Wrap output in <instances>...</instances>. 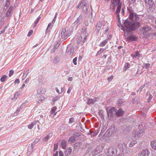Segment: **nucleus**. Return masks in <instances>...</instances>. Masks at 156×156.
<instances>
[{
    "mask_svg": "<svg viewBox=\"0 0 156 156\" xmlns=\"http://www.w3.org/2000/svg\"><path fill=\"white\" fill-rule=\"evenodd\" d=\"M129 18L130 21L126 20L124 23L126 28V30L131 32L139 27L140 23L137 22L139 17L135 13L129 15Z\"/></svg>",
    "mask_w": 156,
    "mask_h": 156,
    "instance_id": "1",
    "label": "nucleus"
},
{
    "mask_svg": "<svg viewBox=\"0 0 156 156\" xmlns=\"http://www.w3.org/2000/svg\"><path fill=\"white\" fill-rule=\"evenodd\" d=\"M121 2H120V0H113L112 4L111 5V8L113 7L112 9L113 10L115 9V6L117 5L118 7L116 11V13L117 15V17L119 20V12L120 11L121 8Z\"/></svg>",
    "mask_w": 156,
    "mask_h": 156,
    "instance_id": "2",
    "label": "nucleus"
},
{
    "mask_svg": "<svg viewBox=\"0 0 156 156\" xmlns=\"http://www.w3.org/2000/svg\"><path fill=\"white\" fill-rule=\"evenodd\" d=\"M145 128L144 124H142L139 126V131H136L134 130L133 132V134L134 135L135 137H140L143 135L144 130Z\"/></svg>",
    "mask_w": 156,
    "mask_h": 156,
    "instance_id": "3",
    "label": "nucleus"
},
{
    "mask_svg": "<svg viewBox=\"0 0 156 156\" xmlns=\"http://www.w3.org/2000/svg\"><path fill=\"white\" fill-rule=\"evenodd\" d=\"M140 30L142 32L143 35L144 36L148 37L150 36V32L151 31V28L147 26L141 28Z\"/></svg>",
    "mask_w": 156,
    "mask_h": 156,
    "instance_id": "4",
    "label": "nucleus"
},
{
    "mask_svg": "<svg viewBox=\"0 0 156 156\" xmlns=\"http://www.w3.org/2000/svg\"><path fill=\"white\" fill-rule=\"evenodd\" d=\"M80 7L82 8V10L84 12L87 13L88 8V5L85 1L83 0H82L79 5L76 7V8H79Z\"/></svg>",
    "mask_w": 156,
    "mask_h": 156,
    "instance_id": "5",
    "label": "nucleus"
},
{
    "mask_svg": "<svg viewBox=\"0 0 156 156\" xmlns=\"http://www.w3.org/2000/svg\"><path fill=\"white\" fill-rule=\"evenodd\" d=\"M71 32L70 31H66L65 28H62L61 33V36L62 38L66 39L70 35Z\"/></svg>",
    "mask_w": 156,
    "mask_h": 156,
    "instance_id": "6",
    "label": "nucleus"
},
{
    "mask_svg": "<svg viewBox=\"0 0 156 156\" xmlns=\"http://www.w3.org/2000/svg\"><path fill=\"white\" fill-rule=\"evenodd\" d=\"M108 152L109 156H112L116 153L117 150L115 148L112 146L108 148Z\"/></svg>",
    "mask_w": 156,
    "mask_h": 156,
    "instance_id": "7",
    "label": "nucleus"
},
{
    "mask_svg": "<svg viewBox=\"0 0 156 156\" xmlns=\"http://www.w3.org/2000/svg\"><path fill=\"white\" fill-rule=\"evenodd\" d=\"M144 2L145 3L146 6L147 8H149L150 10L151 8L153 7L154 3L152 0H144Z\"/></svg>",
    "mask_w": 156,
    "mask_h": 156,
    "instance_id": "8",
    "label": "nucleus"
},
{
    "mask_svg": "<svg viewBox=\"0 0 156 156\" xmlns=\"http://www.w3.org/2000/svg\"><path fill=\"white\" fill-rule=\"evenodd\" d=\"M102 148L101 146H98L94 149L92 152V154L94 155H95L98 154L101 151Z\"/></svg>",
    "mask_w": 156,
    "mask_h": 156,
    "instance_id": "9",
    "label": "nucleus"
},
{
    "mask_svg": "<svg viewBox=\"0 0 156 156\" xmlns=\"http://www.w3.org/2000/svg\"><path fill=\"white\" fill-rule=\"evenodd\" d=\"M74 49L72 48H67L66 53L67 54V55L69 57H71L74 53Z\"/></svg>",
    "mask_w": 156,
    "mask_h": 156,
    "instance_id": "10",
    "label": "nucleus"
},
{
    "mask_svg": "<svg viewBox=\"0 0 156 156\" xmlns=\"http://www.w3.org/2000/svg\"><path fill=\"white\" fill-rule=\"evenodd\" d=\"M150 152L149 150L146 149L143 150L139 154V156H149Z\"/></svg>",
    "mask_w": 156,
    "mask_h": 156,
    "instance_id": "11",
    "label": "nucleus"
},
{
    "mask_svg": "<svg viewBox=\"0 0 156 156\" xmlns=\"http://www.w3.org/2000/svg\"><path fill=\"white\" fill-rule=\"evenodd\" d=\"M124 113V111L122 109H120L116 112V115L117 117L121 116H122Z\"/></svg>",
    "mask_w": 156,
    "mask_h": 156,
    "instance_id": "12",
    "label": "nucleus"
},
{
    "mask_svg": "<svg viewBox=\"0 0 156 156\" xmlns=\"http://www.w3.org/2000/svg\"><path fill=\"white\" fill-rule=\"evenodd\" d=\"M137 37L136 36L133 35L130 36L127 38V39L129 41H133L136 40Z\"/></svg>",
    "mask_w": 156,
    "mask_h": 156,
    "instance_id": "13",
    "label": "nucleus"
},
{
    "mask_svg": "<svg viewBox=\"0 0 156 156\" xmlns=\"http://www.w3.org/2000/svg\"><path fill=\"white\" fill-rule=\"evenodd\" d=\"M126 147V145L125 144L123 143H120L118 145V147L120 149H125Z\"/></svg>",
    "mask_w": 156,
    "mask_h": 156,
    "instance_id": "14",
    "label": "nucleus"
},
{
    "mask_svg": "<svg viewBox=\"0 0 156 156\" xmlns=\"http://www.w3.org/2000/svg\"><path fill=\"white\" fill-rule=\"evenodd\" d=\"M151 145L152 148L156 150V140L151 142Z\"/></svg>",
    "mask_w": 156,
    "mask_h": 156,
    "instance_id": "15",
    "label": "nucleus"
},
{
    "mask_svg": "<svg viewBox=\"0 0 156 156\" xmlns=\"http://www.w3.org/2000/svg\"><path fill=\"white\" fill-rule=\"evenodd\" d=\"M12 9L13 7L12 6H10L9 9H8V12L5 14V16L6 17H9L11 12L12 10Z\"/></svg>",
    "mask_w": 156,
    "mask_h": 156,
    "instance_id": "16",
    "label": "nucleus"
},
{
    "mask_svg": "<svg viewBox=\"0 0 156 156\" xmlns=\"http://www.w3.org/2000/svg\"><path fill=\"white\" fill-rule=\"evenodd\" d=\"M115 111V108H112L109 109V110L107 111V114L108 115H110L113 112Z\"/></svg>",
    "mask_w": 156,
    "mask_h": 156,
    "instance_id": "17",
    "label": "nucleus"
},
{
    "mask_svg": "<svg viewBox=\"0 0 156 156\" xmlns=\"http://www.w3.org/2000/svg\"><path fill=\"white\" fill-rule=\"evenodd\" d=\"M72 150L70 148H69L66 149L65 154L66 155H69L72 152Z\"/></svg>",
    "mask_w": 156,
    "mask_h": 156,
    "instance_id": "18",
    "label": "nucleus"
},
{
    "mask_svg": "<svg viewBox=\"0 0 156 156\" xmlns=\"http://www.w3.org/2000/svg\"><path fill=\"white\" fill-rule=\"evenodd\" d=\"M10 2V0H7L5 2V4L4 5V9H6L7 7H8L9 4Z\"/></svg>",
    "mask_w": 156,
    "mask_h": 156,
    "instance_id": "19",
    "label": "nucleus"
},
{
    "mask_svg": "<svg viewBox=\"0 0 156 156\" xmlns=\"http://www.w3.org/2000/svg\"><path fill=\"white\" fill-rule=\"evenodd\" d=\"M36 121L33 122L31 124L29 125L28 127L29 129H31L36 124Z\"/></svg>",
    "mask_w": 156,
    "mask_h": 156,
    "instance_id": "20",
    "label": "nucleus"
},
{
    "mask_svg": "<svg viewBox=\"0 0 156 156\" xmlns=\"http://www.w3.org/2000/svg\"><path fill=\"white\" fill-rule=\"evenodd\" d=\"M61 146L62 147L63 149H65L66 148V142L64 140L62 141L61 143Z\"/></svg>",
    "mask_w": 156,
    "mask_h": 156,
    "instance_id": "21",
    "label": "nucleus"
},
{
    "mask_svg": "<svg viewBox=\"0 0 156 156\" xmlns=\"http://www.w3.org/2000/svg\"><path fill=\"white\" fill-rule=\"evenodd\" d=\"M127 9L129 11V15L132 14L134 13L133 12V8L131 7H128Z\"/></svg>",
    "mask_w": 156,
    "mask_h": 156,
    "instance_id": "22",
    "label": "nucleus"
},
{
    "mask_svg": "<svg viewBox=\"0 0 156 156\" xmlns=\"http://www.w3.org/2000/svg\"><path fill=\"white\" fill-rule=\"evenodd\" d=\"M101 23L100 22H98L96 26V29L97 30H99L101 28Z\"/></svg>",
    "mask_w": 156,
    "mask_h": 156,
    "instance_id": "23",
    "label": "nucleus"
},
{
    "mask_svg": "<svg viewBox=\"0 0 156 156\" xmlns=\"http://www.w3.org/2000/svg\"><path fill=\"white\" fill-rule=\"evenodd\" d=\"M107 40H104L100 44V46L101 47H103L107 43V40Z\"/></svg>",
    "mask_w": 156,
    "mask_h": 156,
    "instance_id": "24",
    "label": "nucleus"
},
{
    "mask_svg": "<svg viewBox=\"0 0 156 156\" xmlns=\"http://www.w3.org/2000/svg\"><path fill=\"white\" fill-rule=\"evenodd\" d=\"M140 56V54L138 51H136L135 54L132 55V56L133 57L137 58L139 57Z\"/></svg>",
    "mask_w": 156,
    "mask_h": 156,
    "instance_id": "25",
    "label": "nucleus"
},
{
    "mask_svg": "<svg viewBox=\"0 0 156 156\" xmlns=\"http://www.w3.org/2000/svg\"><path fill=\"white\" fill-rule=\"evenodd\" d=\"M137 143V142L136 141H133L130 142L129 144V146L130 147H132L133 146Z\"/></svg>",
    "mask_w": 156,
    "mask_h": 156,
    "instance_id": "26",
    "label": "nucleus"
},
{
    "mask_svg": "<svg viewBox=\"0 0 156 156\" xmlns=\"http://www.w3.org/2000/svg\"><path fill=\"white\" fill-rule=\"evenodd\" d=\"M7 76L5 75H3L1 78L0 80L2 82H4Z\"/></svg>",
    "mask_w": 156,
    "mask_h": 156,
    "instance_id": "27",
    "label": "nucleus"
},
{
    "mask_svg": "<svg viewBox=\"0 0 156 156\" xmlns=\"http://www.w3.org/2000/svg\"><path fill=\"white\" fill-rule=\"evenodd\" d=\"M59 61V58L58 57H56L53 59V62L54 63H57Z\"/></svg>",
    "mask_w": 156,
    "mask_h": 156,
    "instance_id": "28",
    "label": "nucleus"
},
{
    "mask_svg": "<svg viewBox=\"0 0 156 156\" xmlns=\"http://www.w3.org/2000/svg\"><path fill=\"white\" fill-rule=\"evenodd\" d=\"M150 66V64L149 63H145L143 66V67L145 69H148Z\"/></svg>",
    "mask_w": 156,
    "mask_h": 156,
    "instance_id": "29",
    "label": "nucleus"
},
{
    "mask_svg": "<svg viewBox=\"0 0 156 156\" xmlns=\"http://www.w3.org/2000/svg\"><path fill=\"white\" fill-rule=\"evenodd\" d=\"M41 17L40 16H38V17L37 18L36 20V21L34 23V27H35L36 26V25L38 23L40 19H41Z\"/></svg>",
    "mask_w": 156,
    "mask_h": 156,
    "instance_id": "30",
    "label": "nucleus"
},
{
    "mask_svg": "<svg viewBox=\"0 0 156 156\" xmlns=\"http://www.w3.org/2000/svg\"><path fill=\"white\" fill-rule=\"evenodd\" d=\"M44 99H45L44 97L43 96H41L39 98L38 102H39V101L41 102V101H43L44 100Z\"/></svg>",
    "mask_w": 156,
    "mask_h": 156,
    "instance_id": "31",
    "label": "nucleus"
},
{
    "mask_svg": "<svg viewBox=\"0 0 156 156\" xmlns=\"http://www.w3.org/2000/svg\"><path fill=\"white\" fill-rule=\"evenodd\" d=\"M50 138V136L47 135L43 139V140L44 142H46L47 141L48 139Z\"/></svg>",
    "mask_w": 156,
    "mask_h": 156,
    "instance_id": "32",
    "label": "nucleus"
},
{
    "mask_svg": "<svg viewBox=\"0 0 156 156\" xmlns=\"http://www.w3.org/2000/svg\"><path fill=\"white\" fill-rule=\"evenodd\" d=\"M56 107H54L51 111V113L52 114H53L54 115H55L56 114V113H54V112L55 110H56Z\"/></svg>",
    "mask_w": 156,
    "mask_h": 156,
    "instance_id": "33",
    "label": "nucleus"
},
{
    "mask_svg": "<svg viewBox=\"0 0 156 156\" xmlns=\"http://www.w3.org/2000/svg\"><path fill=\"white\" fill-rule=\"evenodd\" d=\"M129 64L128 63H127L126 65L125 66L123 70L126 71L127 69L129 68Z\"/></svg>",
    "mask_w": 156,
    "mask_h": 156,
    "instance_id": "34",
    "label": "nucleus"
},
{
    "mask_svg": "<svg viewBox=\"0 0 156 156\" xmlns=\"http://www.w3.org/2000/svg\"><path fill=\"white\" fill-rule=\"evenodd\" d=\"M58 148V144L56 143L54 145V147L53 149V151H55Z\"/></svg>",
    "mask_w": 156,
    "mask_h": 156,
    "instance_id": "35",
    "label": "nucleus"
},
{
    "mask_svg": "<svg viewBox=\"0 0 156 156\" xmlns=\"http://www.w3.org/2000/svg\"><path fill=\"white\" fill-rule=\"evenodd\" d=\"M104 51V49L103 48H101L97 52V55H99L101 53Z\"/></svg>",
    "mask_w": 156,
    "mask_h": 156,
    "instance_id": "36",
    "label": "nucleus"
},
{
    "mask_svg": "<svg viewBox=\"0 0 156 156\" xmlns=\"http://www.w3.org/2000/svg\"><path fill=\"white\" fill-rule=\"evenodd\" d=\"M14 71L13 70H11L9 72V77H11L13 74Z\"/></svg>",
    "mask_w": 156,
    "mask_h": 156,
    "instance_id": "37",
    "label": "nucleus"
},
{
    "mask_svg": "<svg viewBox=\"0 0 156 156\" xmlns=\"http://www.w3.org/2000/svg\"><path fill=\"white\" fill-rule=\"evenodd\" d=\"M27 72H26L24 73L22 77V79L23 80H24L27 77Z\"/></svg>",
    "mask_w": 156,
    "mask_h": 156,
    "instance_id": "38",
    "label": "nucleus"
},
{
    "mask_svg": "<svg viewBox=\"0 0 156 156\" xmlns=\"http://www.w3.org/2000/svg\"><path fill=\"white\" fill-rule=\"evenodd\" d=\"M74 122V119L73 118H71L69 119V123H72Z\"/></svg>",
    "mask_w": 156,
    "mask_h": 156,
    "instance_id": "39",
    "label": "nucleus"
},
{
    "mask_svg": "<svg viewBox=\"0 0 156 156\" xmlns=\"http://www.w3.org/2000/svg\"><path fill=\"white\" fill-rule=\"evenodd\" d=\"M69 140L71 142H74L75 141V139L74 137H71L69 138Z\"/></svg>",
    "mask_w": 156,
    "mask_h": 156,
    "instance_id": "40",
    "label": "nucleus"
},
{
    "mask_svg": "<svg viewBox=\"0 0 156 156\" xmlns=\"http://www.w3.org/2000/svg\"><path fill=\"white\" fill-rule=\"evenodd\" d=\"M123 103V101L122 100L120 99L117 102V104L119 106Z\"/></svg>",
    "mask_w": 156,
    "mask_h": 156,
    "instance_id": "41",
    "label": "nucleus"
},
{
    "mask_svg": "<svg viewBox=\"0 0 156 156\" xmlns=\"http://www.w3.org/2000/svg\"><path fill=\"white\" fill-rule=\"evenodd\" d=\"M77 60V58L76 57L74 58L73 60V62L74 64L75 65L77 64L76 61Z\"/></svg>",
    "mask_w": 156,
    "mask_h": 156,
    "instance_id": "42",
    "label": "nucleus"
},
{
    "mask_svg": "<svg viewBox=\"0 0 156 156\" xmlns=\"http://www.w3.org/2000/svg\"><path fill=\"white\" fill-rule=\"evenodd\" d=\"M129 1V4H130L135 3L136 0H128Z\"/></svg>",
    "mask_w": 156,
    "mask_h": 156,
    "instance_id": "43",
    "label": "nucleus"
},
{
    "mask_svg": "<svg viewBox=\"0 0 156 156\" xmlns=\"http://www.w3.org/2000/svg\"><path fill=\"white\" fill-rule=\"evenodd\" d=\"M20 94L18 92H17L14 96V97L15 98H16V99H17V97Z\"/></svg>",
    "mask_w": 156,
    "mask_h": 156,
    "instance_id": "44",
    "label": "nucleus"
},
{
    "mask_svg": "<svg viewBox=\"0 0 156 156\" xmlns=\"http://www.w3.org/2000/svg\"><path fill=\"white\" fill-rule=\"evenodd\" d=\"M33 32V30H30L27 35L28 36H30L32 34Z\"/></svg>",
    "mask_w": 156,
    "mask_h": 156,
    "instance_id": "45",
    "label": "nucleus"
},
{
    "mask_svg": "<svg viewBox=\"0 0 156 156\" xmlns=\"http://www.w3.org/2000/svg\"><path fill=\"white\" fill-rule=\"evenodd\" d=\"M59 43H56L54 46V49H57L58 48L59 46Z\"/></svg>",
    "mask_w": 156,
    "mask_h": 156,
    "instance_id": "46",
    "label": "nucleus"
},
{
    "mask_svg": "<svg viewBox=\"0 0 156 156\" xmlns=\"http://www.w3.org/2000/svg\"><path fill=\"white\" fill-rule=\"evenodd\" d=\"M14 83L15 84L16 83H20V80L18 79H16Z\"/></svg>",
    "mask_w": 156,
    "mask_h": 156,
    "instance_id": "47",
    "label": "nucleus"
},
{
    "mask_svg": "<svg viewBox=\"0 0 156 156\" xmlns=\"http://www.w3.org/2000/svg\"><path fill=\"white\" fill-rule=\"evenodd\" d=\"M72 89V88L71 87H69L67 91V93L68 94H69L70 93L71 91V90Z\"/></svg>",
    "mask_w": 156,
    "mask_h": 156,
    "instance_id": "48",
    "label": "nucleus"
},
{
    "mask_svg": "<svg viewBox=\"0 0 156 156\" xmlns=\"http://www.w3.org/2000/svg\"><path fill=\"white\" fill-rule=\"evenodd\" d=\"M52 25H53V24H52V23H49L48 25L47 28L46 30H47L48 29H50V27L51 26H52Z\"/></svg>",
    "mask_w": 156,
    "mask_h": 156,
    "instance_id": "49",
    "label": "nucleus"
},
{
    "mask_svg": "<svg viewBox=\"0 0 156 156\" xmlns=\"http://www.w3.org/2000/svg\"><path fill=\"white\" fill-rule=\"evenodd\" d=\"M94 17H91L90 21L91 23H92L94 22Z\"/></svg>",
    "mask_w": 156,
    "mask_h": 156,
    "instance_id": "50",
    "label": "nucleus"
},
{
    "mask_svg": "<svg viewBox=\"0 0 156 156\" xmlns=\"http://www.w3.org/2000/svg\"><path fill=\"white\" fill-rule=\"evenodd\" d=\"M39 138L35 139V140L33 142V144H36V143L37 142L39 141Z\"/></svg>",
    "mask_w": 156,
    "mask_h": 156,
    "instance_id": "51",
    "label": "nucleus"
},
{
    "mask_svg": "<svg viewBox=\"0 0 156 156\" xmlns=\"http://www.w3.org/2000/svg\"><path fill=\"white\" fill-rule=\"evenodd\" d=\"M152 95H150L149 96V98H148L147 99V101L148 102H149L152 99Z\"/></svg>",
    "mask_w": 156,
    "mask_h": 156,
    "instance_id": "52",
    "label": "nucleus"
},
{
    "mask_svg": "<svg viewBox=\"0 0 156 156\" xmlns=\"http://www.w3.org/2000/svg\"><path fill=\"white\" fill-rule=\"evenodd\" d=\"M113 78V76H111L108 78V80L109 81H111Z\"/></svg>",
    "mask_w": 156,
    "mask_h": 156,
    "instance_id": "53",
    "label": "nucleus"
},
{
    "mask_svg": "<svg viewBox=\"0 0 156 156\" xmlns=\"http://www.w3.org/2000/svg\"><path fill=\"white\" fill-rule=\"evenodd\" d=\"M63 154L62 152V151H60L59 152V156H63Z\"/></svg>",
    "mask_w": 156,
    "mask_h": 156,
    "instance_id": "54",
    "label": "nucleus"
},
{
    "mask_svg": "<svg viewBox=\"0 0 156 156\" xmlns=\"http://www.w3.org/2000/svg\"><path fill=\"white\" fill-rule=\"evenodd\" d=\"M86 30V28L85 27H83L82 29V32L83 33H84Z\"/></svg>",
    "mask_w": 156,
    "mask_h": 156,
    "instance_id": "55",
    "label": "nucleus"
},
{
    "mask_svg": "<svg viewBox=\"0 0 156 156\" xmlns=\"http://www.w3.org/2000/svg\"><path fill=\"white\" fill-rule=\"evenodd\" d=\"M68 80L69 81H72L73 80V78L72 77H69L68 78Z\"/></svg>",
    "mask_w": 156,
    "mask_h": 156,
    "instance_id": "56",
    "label": "nucleus"
},
{
    "mask_svg": "<svg viewBox=\"0 0 156 156\" xmlns=\"http://www.w3.org/2000/svg\"><path fill=\"white\" fill-rule=\"evenodd\" d=\"M90 99H88L87 101V103L88 104H91L92 103V102L91 101H90Z\"/></svg>",
    "mask_w": 156,
    "mask_h": 156,
    "instance_id": "57",
    "label": "nucleus"
},
{
    "mask_svg": "<svg viewBox=\"0 0 156 156\" xmlns=\"http://www.w3.org/2000/svg\"><path fill=\"white\" fill-rule=\"evenodd\" d=\"M29 81V79L28 78H27L25 81V83H27Z\"/></svg>",
    "mask_w": 156,
    "mask_h": 156,
    "instance_id": "58",
    "label": "nucleus"
},
{
    "mask_svg": "<svg viewBox=\"0 0 156 156\" xmlns=\"http://www.w3.org/2000/svg\"><path fill=\"white\" fill-rule=\"evenodd\" d=\"M82 58V56H80L78 58V60L81 61Z\"/></svg>",
    "mask_w": 156,
    "mask_h": 156,
    "instance_id": "59",
    "label": "nucleus"
},
{
    "mask_svg": "<svg viewBox=\"0 0 156 156\" xmlns=\"http://www.w3.org/2000/svg\"><path fill=\"white\" fill-rule=\"evenodd\" d=\"M86 37H85L84 38V39H83V43H84V42H85L86 41Z\"/></svg>",
    "mask_w": 156,
    "mask_h": 156,
    "instance_id": "60",
    "label": "nucleus"
},
{
    "mask_svg": "<svg viewBox=\"0 0 156 156\" xmlns=\"http://www.w3.org/2000/svg\"><path fill=\"white\" fill-rule=\"evenodd\" d=\"M56 90L57 92V93H58L59 94H60L61 93V92H60L59 90L57 88L56 89Z\"/></svg>",
    "mask_w": 156,
    "mask_h": 156,
    "instance_id": "61",
    "label": "nucleus"
},
{
    "mask_svg": "<svg viewBox=\"0 0 156 156\" xmlns=\"http://www.w3.org/2000/svg\"><path fill=\"white\" fill-rule=\"evenodd\" d=\"M55 20H56V19H55L54 18V19L52 21V22L51 23H52V24H53L54 23H55Z\"/></svg>",
    "mask_w": 156,
    "mask_h": 156,
    "instance_id": "62",
    "label": "nucleus"
},
{
    "mask_svg": "<svg viewBox=\"0 0 156 156\" xmlns=\"http://www.w3.org/2000/svg\"><path fill=\"white\" fill-rule=\"evenodd\" d=\"M58 16V13L57 12H56L55 14V17H54V18L55 19H56L57 17V16Z\"/></svg>",
    "mask_w": 156,
    "mask_h": 156,
    "instance_id": "63",
    "label": "nucleus"
},
{
    "mask_svg": "<svg viewBox=\"0 0 156 156\" xmlns=\"http://www.w3.org/2000/svg\"><path fill=\"white\" fill-rule=\"evenodd\" d=\"M25 84H23L22 85V87H21V88H21V89H23V88L25 86Z\"/></svg>",
    "mask_w": 156,
    "mask_h": 156,
    "instance_id": "64",
    "label": "nucleus"
}]
</instances>
